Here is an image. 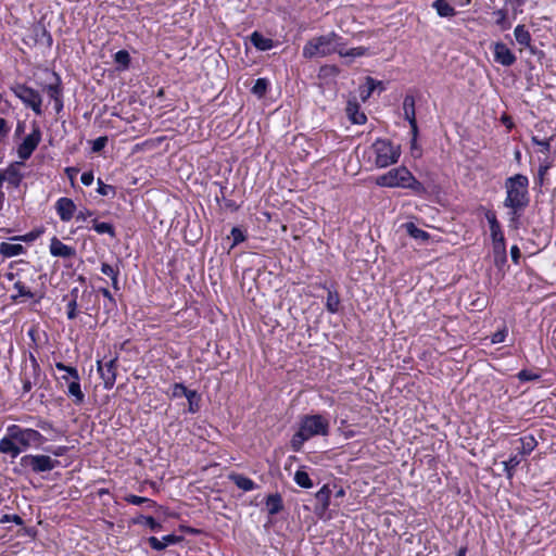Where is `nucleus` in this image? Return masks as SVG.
<instances>
[{
    "label": "nucleus",
    "mask_w": 556,
    "mask_h": 556,
    "mask_svg": "<svg viewBox=\"0 0 556 556\" xmlns=\"http://www.w3.org/2000/svg\"><path fill=\"white\" fill-rule=\"evenodd\" d=\"M529 179L526 175L516 174L505 180L506 198L504 206L510 208V220L516 222L520 213L529 205Z\"/></svg>",
    "instance_id": "obj_1"
},
{
    "label": "nucleus",
    "mask_w": 556,
    "mask_h": 556,
    "mask_svg": "<svg viewBox=\"0 0 556 556\" xmlns=\"http://www.w3.org/2000/svg\"><path fill=\"white\" fill-rule=\"evenodd\" d=\"M329 428V420L319 414L303 416L299 430L293 434L290 442L292 450L299 452L304 442L313 437L328 435Z\"/></svg>",
    "instance_id": "obj_2"
},
{
    "label": "nucleus",
    "mask_w": 556,
    "mask_h": 556,
    "mask_svg": "<svg viewBox=\"0 0 556 556\" xmlns=\"http://www.w3.org/2000/svg\"><path fill=\"white\" fill-rule=\"evenodd\" d=\"M344 46L342 37L331 31L327 35L308 40L303 47L305 59L324 58L332 53H340V47Z\"/></svg>",
    "instance_id": "obj_3"
},
{
    "label": "nucleus",
    "mask_w": 556,
    "mask_h": 556,
    "mask_svg": "<svg viewBox=\"0 0 556 556\" xmlns=\"http://www.w3.org/2000/svg\"><path fill=\"white\" fill-rule=\"evenodd\" d=\"M376 184L380 187L405 188L417 193L425 192L422 184L405 166L392 168L388 173L378 176Z\"/></svg>",
    "instance_id": "obj_4"
},
{
    "label": "nucleus",
    "mask_w": 556,
    "mask_h": 556,
    "mask_svg": "<svg viewBox=\"0 0 556 556\" xmlns=\"http://www.w3.org/2000/svg\"><path fill=\"white\" fill-rule=\"evenodd\" d=\"M371 148L376 155L375 164L379 168L397 163L401 155L400 146H394L387 139H377Z\"/></svg>",
    "instance_id": "obj_5"
},
{
    "label": "nucleus",
    "mask_w": 556,
    "mask_h": 556,
    "mask_svg": "<svg viewBox=\"0 0 556 556\" xmlns=\"http://www.w3.org/2000/svg\"><path fill=\"white\" fill-rule=\"evenodd\" d=\"M7 431L11 433V438L15 439L22 450L29 447L31 444H42L45 441L41 433L31 428H21L17 425H12L8 427Z\"/></svg>",
    "instance_id": "obj_6"
},
{
    "label": "nucleus",
    "mask_w": 556,
    "mask_h": 556,
    "mask_svg": "<svg viewBox=\"0 0 556 556\" xmlns=\"http://www.w3.org/2000/svg\"><path fill=\"white\" fill-rule=\"evenodd\" d=\"M20 462L22 467L29 468L36 473L51 471L60 464L59 460L52 459L48 455L31 454L24 455Z\"/></svg>",
    "instance_id": "obj_7"
},
{
    "label": "nucleus",
    "mask_w": 556,
    "mask_h": 556,
    "mask_svg": "<svg viewBox=\"0 0 556 556\" xmlns=\"http://www.w3.org/2000/svg\"><path fill=\"white\" fill-rule=\"evenodd\" d=\"M55 368L60 371H65L72 377V381L68 383L67 394L74 399V403L79 405L85 401V394L80 388V377L78 370L75 367L67 366L61 362L55 364Z\"/></svg>",
    "instance_id": "obj_8"
},
{
    "label": "nucleus",
    "mask_w": 556,
    "mask_h": 556,
    "mask_svg": "<svg viewBox=\"0 0 556 556\" xmlns=\"http://www.w3.org/2000/svg\"><path fill=\"white\" fill-rule=\"evenodd\" d=\"M13 90L15 96L20 98L24 104L29 106L37 115L42 113V99L37 90L26 85H17Z\"/></svg>",
    "instance_id": "obj_9"
},
{
    "label": "nucleus",
    "mask_w": 556,
    "mask_h": 556,
    "mask_svg": "<svg viewBox=\"0 0 556 556\" xmlns=\"http://www.w3.org/2000/svg\"><path fill=\"white\" fill-rule=\"evenodd\" d=\"M24 42L28 46L41 45L50 48L52 46V37L41 23H36L30 26Z\"/></svg>",
    "instance_id": "obj_10"
},
{
    "label": "nucleus",
    "mask_w": 556,
    "mask_h": 556,
    "mask_svg": "<svg viewBox=\"0 0 556 556\" xmlns=\"http://www.w3.org/2000/svg\"><path fill=\"white\" fill-rule=\"evenodd\" d=\"M41 141V131L38 126H35L29 135H27L23 142L17 148L18 157L23 161L28 160L33 152L36 150Z\"/></svg>",
    "instance_id": "obj_11"
},
{
    "label": "nucleus",
    "mask_w": 556,
    "mask_h": 556,
    "mask_svg": "<svg viewBox=\"0 0 556 556\" xmlns=\"http://www.w3.org/2000/svg\"><path fill=\"white\" fill-rule=\"evenodd\" d=\"M97 368L103 380L104 389H112L116 381L117 357H113L106 362L98 361Z\"/></svg>",
    "instance_id": "obj_12"
},
{
    "label": "nucleus",
    "mask_w": 556,
    "mask_h": 556,
    "mask_svg": "<svg viewBox=\"0 0 556 556\" xmlns=\"http://www.w3.org/2000/svg\"><path fill=\"white\" fill-rule=\"evenodd\" d=\"M30 366H25L22 374L23 392L28 393L38 384L40 379V366L34 356L30 357Z\"/></svg>",
    "instance_id": "obj_13"
},
{
    "label": "nucleus",
    "mask_w": 556,
    "mask_h": 556,
    "mask_svg": "<svg viewBox=\"0 0 556 556\" xmlns=\"http://www.w3.org/2000/svg\"><path fill=\"white\" fill-rule=\"evenodd\" d=\"M53 81L46 85L43 90L47 92L49 98L54 102V109L59 113L63 109L62 102V84L61 78L56 73H52Z\"/></svg>",
    "instance_id": "obj_14"
},
{
    "label": "nucleus",
    "mask_w": 556,
    "mask_h": 556,
    "mask_svg": "<svg viewBox=\"0 0 556 556\" xmlns=\"http://www.w3.org/2000/svg\"><path fill=\"white\" fill-rule=\"evenodd\" d=\"M403 112L405 119L410 125L412 135H414V142L417 141L418 126L415 113V98L410 94L405 96L403 100Z\"/></svg>",
    "instance_id": "obj_15"
},
{
    "label": "nucleus",
    "mask_w": 556,
    "mask_h": 556,
    "mask_svg": "<svg viewBox=\"0 0 556 556\" xmlns=\"http://www.w3.org/2000/svg\"><path fill=\"white\" fill-rule=\"evenodd\" d=\"M494 60L503 66H511L516 62V56L511 50L503 42L493 45Z\"/></svg>",
    "instance_id": "obj_16"
},
{
    "label": "nucleus",
    "mask_w": 556,
    "mask_h": 556,
    "mask_svg": "<svg viewBox=\"0 0 556 556\" xmlns=\"http://www.w3.org/2000/svg\"><path fill=\"white\" fill-rule=\"evenodd\" d=\"M50 253L53 256L71 258L76 255V250L73 247L64 244L56 237H53L50 243Z\"/></svg>",
    "instance_id": "obj_17"
},
{
    "label": "nucleus",
    "mask_w": 556,
    "mask_h": 556,
    "mask_svg": "<svg viewBox=\"0 0 556 556\" xmlns=\"http://www.w3.org/2000/svg\"><path fill=\"white\" fill-rule=\"evenodd\" d=\"M56 212L63 222H68L74 216L76 205L68 198H61L56 201Z\"/></svg>",
    "instance_id": "obj_18"
},
{
    "label": "nucleus",
    "mask_w": 556,
    "mask_h": 556,
    "mask_svg": "<svg viewBox=\"0 0 556 556\" xmlns=\"http://www.w3.org/2000/svg\"><path fill=\"white\" fill-rule=\"evenodd\" d=\"M21 452L22 448L17 445L15 439L11 438V433L0 440V453L9 454L12 458H15Z\"/></svg>",
    "instance_id": "obj_19"
},
{
    "label": "nucleus",
    "mask_w": 556,
    "mask_h": 556,
    "mask_svg": "<svg viewBox=\"0 0 556 556\" xmlns=\"http://www.w3.org/2000/svg\"><path fill=\"white\" fill-rule=\"evenodd\" d=\"M0 176L2 178V181H7L13 187H18L23 178V175L21 174L18 166L15 164H11L5 169L0 170Z\"/></svg>",
    "instance_id": "obj_20"
},
{
    "label": "nucleus",
    "mask_w": 556,
    "mask_h": 556,
    "mask_svg": "<svg viewBox=\"0 0 556 556\" xmlns=\"http://www.w3.org/2000/svg\"><path fill=\"white\" fill-rule=\"evenodd\" d=\"M485 218L490 225L492 242L505 240L501 225L497 220L496 214L492 211H486Z\"/></svg>",
    "instance_id": "obj_21"
},
{
    "label": "nucleus",
    "mask_w": 556,
    "mask_h": 556,
    "mask_svg": "<svg viewBox=\"0 0 556 556\" xmlns=\"http://www.w3.org/2000/svg\"><path fill=\"white\" fill-rule=\"evenodd\" d=\"M180 538L175 534H168L163 536L162 540H159L155 536H150L148 542L150 546L155 551H163L166 546L175 544L179 542Z\"/></svg>",
    "instance_id": "obj_22"
},
{
    "label": "nucleus",
    "mask_w": 556,
    "mask_h": 556,
    "mask_svg": "<svg viewBox=\"0 0 556 556\" xmlns=\"http://www.w3.org/2000/svg\"><path fill=\"white\" fill-rule=\"evenodd\" d=\"M265 505L268 514L271 516L278 514L283 508L282 498L278 493L269 494L266 497Z\"/></svg>",
    "instance_id": "obj_23"
},
{
    "label": "nucleus",
    "mask_w": 556,
    "mask_h": 556,
    "mask_svg": "<svg viewBox=\"0 0 556 556\" xmlns=\"http://www.w3.org/2000/svg\"><path fill=\"white\" fill-rule=\"evenodd\" d=\"M346 113L353 124L363 125L366 123V115L359 111L356 103L349 102L346 106Z\"/></svg>",
    "instance_id": "obj_24"
},
{
    "label": "nucleus",
    "mask_w": 556,
    "mask_h": 556,
    "mask_svg": "<svg viewBox=\"0 0 556 556\" xmlns=\"http://www.w3.org/2000/svg\"><path fill=\"white\" fill-rule=\"evenodd\" d=\"M24 247L20 243H0V254H2L4 257H13L20 255L24 252Z\"/></svg>",
    "instance_id": "obj_25"
},
{
    "label": "nucleus",
    "mask_w": 556,
    "mask_h": 556,
    "mask_svg": "<svg viewBox=\"0 0 556 556\" xmlns=\"http://www.w3.org/2000/svg\"><path fill=\"white\" fill-rule=\"evenodd\" d=\"M251 42L261 51L270 50L274 47V42L270 38H266L257 31L251 35Z\"/></svg>",
    "instance_id": "obj_26"
},
{
    "label": "nucleus",
    "mask_w": 556,
    "mask_h": 556,
    "mask_svg": "<svg viewBox=\"0 0 556 556\" xmlns=\"http://www.w3.org/2000/svg\"><path fill=\"white\" fill-rule=\"evenodd\" d=\"M432 7L442 17H452L456 15L455 9L446 0H435Z\"/></svg>",
    "instance_id": "obj_27"
},
{
    "label": "nucleus",
    "mask_w": 556,
    "mask_h": 556,
    "mask_svg": "<svg viewBox=\"0 0 556 556\" xmlns=\"http://www.w3.org/2000/svg\"><path fill=\"white\" fill-rule=\"evenodd\" d=\"M514 35H515L516 41L519 45L525 46L527 48L531 47V35L525 25L516 26V28L514 30Z\"/></svg>",
    "instance_id": "obj_28"
},
{
    "label": "nucleus",
    "mask_w": 556,
    "mask_h": 556,
    "mask_svg": "<svg viewBox=\"0 0 556 556\" xmlns=\"http://www.w3.org/2000/svg\"><path fill=\"white\" fill-rule=\"evenodd\" d=\"M134 525H141L148 527L152 531H159L162 528V525L157 522L151 516L138 515L132 519Z\"/></svg>",
    "instance_id": "obj_29"
},
{
    "label": "nucleus",
    "mask_w": 556,
    "mask_h": 556,
    "mask_svg": "<svg viewBox=\"0 0 556 556\" xmlns=\"http://www.w3.org/2000/svg\"><path fill=\"white\" fill-rule=\"evenodd\" d=\"M230 479L239 489L243 491H252L255 488L254 481L243 475H232L230 476Z\"/></svg>",
    "instance_id": "obj_30"
},
{
    "label": "nucleus",
    "mask_w": 556,
    "mask_h": 556,
    "mask_svg": "<svg viewBox=\"0 0 556 556\" xmlns=\"http://www.w3.org/2000/svg\"><path fill=\"white\" fill-rule=\"evenodd\" d=\"M404 228L406 229L407 233L420 241H427L429 239V233L422 229H419L414 223H406L404 224Z\"/></svg>",
    "instance_id": "obj_31"
},
{
    "label": "nucleus",
    "mask_w": 556,
    "mask_h": 556,
    "mask_svg": "<svg viewBox=\"0 0 556 556\" xmlns=\"http://www.w3.org/2000/svg\"><path fill=\"white\" fill-rule=\"evenodd\" d=\"M494 23L501 28V30H507L511 27V23L507 17L505 10H496L493 12Z\"/></svg>",
    "instance_id": "obj_32"
},
{
    "label": "nucleus",
    "mask_w": 556,
    "mask_h": 556,
    "mask_svg": "<svg viewBox=\"0 0 556 556\" xmlns=\"http://www.w3.org/2000/svg\"><path fill=\"white\" fill-rule=\"evenodd\" d=\"M493 253L495 263H504L506 261V243L505 240L493 242Z\"/></svg>",
    "instance_id": "obj_33"
},
{
    "label": "nucleus",
    "mask_w": 556,
    "mask_h": 556,
    "mask_svg": "<svg viewBox=\"0 0 556 556\" xmlns=\"http://www.w3.org/2000/svg\"><path fill=\"white\" fill-rule=\"evenodd\" d=\"M521 454H530L538 445L535 438L532 434L520 438Z\"/></svg>",
    "instance_id": "obj_34"
},
{
    "label": "nucleus",
    "mask_w": 556,
    "mask_h": 556,
    "mask_svg": "<svg viewBox=\"0 0 556 556\" xmlns=\"http://www.w3.org/2000/svg\"><path fill=\"white\" fill-rule=\"evenodd\" d=\"M366 53H367V48L357 47V48H352V49L346 50L345 45H344V46L340 47L339 55L343 56V58H346V56L359 58V56L365 55Z\"/></svg>",
    "instance_id": "obj_35"
},
{
    "label": "nucleus",
    "mask_w": 556,
    "mask_h": 556,
    "mask_svg": "<svg viewBox=\"0 0 556 556\" xmlns=\"http://www.w3.org/2000/svg\"><path fill=\"white\" fill-rule=\"evenodd\" d=\"M93 223V229L102 235V233H108L110 235L111 238H114L115 237V230H114V227L112 224L110 223H99L97 219H93L92 220Z\"/></svg>",
    "instance_id": "obj_36"
},
{
    "label": "nucleus",
    "mask_w": 556,
    "mask_h": 556,
    "mask_svg": "<svg viewBox=\"0 0 556 556\" xmlns=\"http://www.w3.org/2000/svg\"><path fill=\"white\" fill-rule=\"evenodd\" d=\"M101 271L102 274L106 275L108 277L111 278L112 280V285L114 287V289H118V269H115L113 268V266H111L110 264H106V263H102L101 265Z\"/></svg>",
    "instance_id": "obj_37"
},
{
    "label": "nucleus",
    "mask_w": 556,
    "mask_h": 556,
    "mask_svg": "<svg viewBox=\"0 0 556 556\" xmlns=\"http://www.w3.org/2000/svg\"><path fill=\"white\" fill-rule=\"evenodd\" d=\"M294 481L298 485L304 489H309L313 486V482L306 471L298 470L294 473Z\"/></svg>",
    "instance_id": "obj_38"
},
{
    "label": "nucleus",
    "mask_w": 556,
    "mask_h": 556,
    "mask_svg": "<svg viewBox=\"0 0 556 556\" xmlns=\"http://www.w3.org/2000/svg\"><path fill=\"white\" fill-rule=\"evenodd\" d=\"M340 299L337 292L328 291L326 306L330 313L338 312Z\"/></svg>",
    "instance_id": "obj_39"
},
{
    "label": "nucleus",
    "mask_w": 556,
    "mask_h": 556,
    "mask_svg": "<svg viewBox=\"0 0 556 556\" xmlns=\"http://www.w3.org/2000/svg\"><path fill=\"white\" fill-rule=\"evenodd\" d=\"M125 501L127 503H130L132 505H141L143 503H147L148 504V507L150 508H154L156 507V503L150 498H147V497H142V496H138V495H134V494H129L125 497Z\"/></svg>",
    "instance_id": "obj_40"
},
{
    "label": "nucleus",
    "mask_w": 556,
    "mask_h": 556,
    "mask_svg": "<svg viewBox=\"0 0 556 556\" xmlns=\"http://www.w3.org/2000/svg\"><path fill=\"white\" fill-rule=\"evenodd\" d=\"M377 85H381V81L375 80L372 77H366V90H361V97L363 100L368 99L371 93L376 90Z\"/></svg>",
    "instance_id": "obj_41"
},
{
    "label": "nucleus",
    "mask_w": 556,
    "mask_h": 556,
    "mask_svg": "<svg viewBox=\"0 0 556 556\" xmlns=\"http://www.w3.org/2000/svg\"><path fill=\"white\" fill-rule=\"evenodd\" d=\"M502 464L504 466V470L507 477L511 478L516 467L520 464V458L517 455H515L511 456L509 459L503 462Z\"/></svg>",
    "instance_id": "obj_42"
},
{
    "label": "nucleus",
    "mask_w": 556,
    "mask_h": 556,
    "mask_svg": "<svg viewBox=\"0 0 556 556\" xmlns=\"http://www.w3.org/2000/svg\"><path fill=\"white\" fill-rule=\"evenodd\" d=\"M186 397H187L188 404H189L188 410L192 414L197 413L200 408V405H199L200 397H199L197 391L191 390L190 392H188Z\"/></svg>",
    "instance_id": "obj_43"
},
{
    "label": "nucleus",
    "mask_w": 556,
    "mask_h": 556,
    "mask_svg": "<svg viewBox=\"0 0 556 556\" xmlns=\"http://www.w3.org/2000/svg\"><path fill=\"white\" fill-rule=\"evenodd\" d=\"M330 489L328 485H324L317 493L316 500L321 503L323 508L327 509L329 506Z\"/></svg>",
    "instance_id": "obj_44"
},
{
    "label": "nucleus",
    "mask_w": 556,
    "mask_h": 556,
    "mask_svg": "<svg viewBox=\"0 0 556 556\" xmlns=\"http://www.w3.org/2000/svg\"><path fill=\"white\" fill-rule=\"evenodd\" d=\"M267 87H268L267 79L258 78V79H256L254 86L252 87V92L255 96H257L258 98H262L266 93Z\"/></svg>",
    "instance_id": "obj_45"
},
{
    "label": "nucleus",
    "mask_w": 556,
    "mask_h": 556,
    "mask_svg": "<svg viewBox=\"0 0 556 556\" xmlns=\"http://www.w3.org/2000/svg\"><path fill=\"white\" fill-rule=\"evenodd\" d=\"M114 61L123 68H127L130 63V55L126 50H119L114 54Z\"/></svg>",
    "instance_id": "obj_46"
},
{
    "label": "nucleus",
    "mask_w": 556,
    "mask_h": 556,
    "mask_svg": "<svg viewBox=\"0 0 556 556\" xmlns=\"http://www.w3.org/2000/svg\"><path fill=\"white\" fill-rule=\"evenodd\" d=\"M14 289L17 291V295H13L12 298L15 300L17 296H25L28 299L34 298V293L24 286L23 282L16 281L14 283Z\"/></svg>",
    "instance_id": "obj_47"
},
{
    "label": "nucleus",
    "mask_w": 556,
    "mask_h": 556,
    "mask_svg": "<svg viewBox=\"0 0 556 556\" xmlns=\"http://www.w3.org/2000/svg\"><path fill=\"white\" fill-rule=\"evenodd\" d=\"M77 289L73 290L72 295L73 299L67 303V318L74 319L77 316L76 308H77V302H76V295Z\"/></svg>",
    "instance_id": "obj_48"
},
{
    "label": "nucleus",
    "mask_w": 556,
    "mask_h": 556,
    "mask_svg": "<svg viewBox=\"0 0 556 556\" xmlns=\"http://www.w3.org/2000/svg\"><path fill=\"white\" fill-rule=\"evenodd\" d=\"M231 237H232V244H231L232 248L245 240V236H244L243 231L238 227H233L231 229Z\"/></svg>",
    "instance_id": "obj_49"
},
{
    "label": "nucleus",
    "mask_w": 556,
    "mask_h": 556,
    "mask_svg": "<svg viewBox=\"0 0 556 556\" xmlns=\"http://www.w3.org/2000/svg\"><path fill=\"white\" fill-rule=\"evenodd\" d=\"M532 142L535 144V146H539L541 147V152L543 153H549L551 151V143H549V139H539L538 137L533 136L532 137Z\"/></svg>",
    "instance_id": "obj_50"
},
{
    "label": "nucleus",
    "mask_w": 556,
    "mask_h": 556,
    "mask_svg": "<svg viewBox=\"0 0 556 556\" xmlns=\"http://www.w3.org/2000/svg\"><path fill=\"white\" fill-rule=\"evenodd\" d=\"M191 390L187 389L182 383H175L173 386V396L180 397L186 396Z\"/></svg>",
    "instance_id": "obj_51"
},
{
    "label": "nucleus",
    "mask_w": 556,
    "mask_h": 556,
    "mask_svg": "<svg viewBox=\"0 0 556 556\" xmlns=\"http://www.w3.org/2000/svg\"><path fill=\"white\" fill-rule=\"evenodd\" d=\"M506 336H507V328L504 327L503 329L493 333V336L491 337V342L493 344L502 343L505 341Z\"/></svg>",
    "instance_id": "obj_52"
},
{
    "label": "nucleus",
    "mask_w": 556,
    "mask_h": 556,
    "mask_svg": "<svg viewBox=\"0 0 556 556\" xmlns=\"http://www.w3.org/2000/svg\"><path fill=\"white\" fill-rule=\"evenodd\" d=\"M108 143V137L102 136L92 141V151L100 152Z\"/></svg>",
    "instance_id": "obj_53"
},
{
    "label": "nucleus",
    "mask_w": 556,
    "mask_h": 556,
    "mask_svg": "<svg viewBox=\"0 0 556 556\" xmlns=\"http://www.w3.org/2000/svg\"><path fill=\"white\" fill-rule=\"evenodd\" d=\"M98 193L101 195H109L110 193H114V189L112 186L104 184L101 179H98Z\"/></svg>",
    "instance_id": "obj_54"
},
{
    "label": "nucleus",
    "mask_w": 556,
    "mask_h": 556,
    "mask_svg": "<svg viewBox=\"0 0 556 556\" xmlns=\"http://www.w3.org/2000/svg\"><path fill=\"white\" fill-rule=\"evenodd\" d=\"M100 292L103 294V296H104V298H106V299H108V301H109V306H110L109 308H114V307H115V305H116V303H115V300H114V298H113L112 293L109 291V289H106V288H101V289H100Z\"/></svg>",
    "instance_id": "obj_55"
},
{
    "label": "nucleus",
    "mask_w": 556,
    "mask_h": 556,
    "mask_svg": "<svg viewBox=\"0 0 556 556\" xmlns=\"http://www.w3.org/2000/svg\"><path fill=\"white\" fill-rule=\"evenodd\" d=\"M10 128L8 126V123L4 118L0 117V140L7 137Z\"/></svg>",
    "instance_id": "obj_56"
},
{
    "label": "nucleus",
    "mask_w": 556,
    "mask_h": 556,
    "mask_svg": "<svg viewBox=\"0 0 556 556\" xmlns=\"http://www.w3.org/2000/svg\"><path fill=\"white\" fill-rule=\"evenodd\" d=\"M80 180L81 182L85 185V186H90L93 181V174L92 172H85L83 173L81 177H80Z\"/></svg>",
    "instance_id": "obj_57"
},
{
    "label": "nucleus",
    "mask_w": 556,
    "mask_h": 556,
    "mask_svg": "<svg viewBox=\"0 0 556 556\" xmlns=\"http://www.w3.org/2000/svg\"><path fill=\"white\" fill-rule=\"evenodd\" d=\"M518 377L520 380H523V381H529V380H534L538 378L536 375H532L530 374L529 371L527 370H521L519 374H518Z\"/></svg>",
    "instance_id": "obj_58"
},
{
    "label": "nucleus",
    "mask_w": 556,
    "mask_h": 556,
    "mask_svg": "<svg viewBox=\"0 0 556 556\" xmlns=\"http://www.w3.org/2000/svg\"><path fill=\"white\" fill-rule=\"evenodd\" d=\"M510 255L514 263L518 264L520 258V250L517 245H513L510 249Z\"/></svg>",
    "instance_id": "obj_59"
},
{
    "label": "nucleus",
    "mask_w": 556,
    "mask_h": 556,
    "mask_svg": "<svg viewBox=\"0 0 556 556\" xmlns=\"http://www.w3.org/2000/svg\"><path fill=\"white\" fill-rule=\"evenodd\" d=\"M92 215V212L89 211V210H86V211H80L77 215H76V219L77 220H83L85 222L88 217H90Z\"/></svg>",
    "instance_id": "obj_60"
},
{
    "label": "nucleus",
    "mask_w": 556,
    "mask_h": 556,
    "mask_svg": "<svg viewBox=\"0 0 556 556\" xmlns=\"http://www.w3.org/2000/svg\"><path fill=\"white\" fill-rule=\"evenodd\" d=\"M37 427L42 429V430H51L52 429V424L47 421V420H39L37 422Z\"/></svg>",
    "instance_id": "obj_61"
},
{
    "label": "nucleus",
    "mask_w": 556,
    "mask_h": 556,
    "mask_svg": "<svg viewBox=\"0 0 556 556\" xmlns=\"http://www.w3.org/2000/svg\"><path fill=\"white\" fill-rule=\"evenodd\" d=\"M65 451H66L65 446H60L55 451H53V454L55 456H62V455H64Z\"/></svg>",
    "instance_id": "obj_62"
},
{
    "label": "nucleus",
    "mask_w": 556,
    "mask_h": 556,
    "mask_svg": "<svg viewBox=\"0 0 556 556\" xmlns=\"http://www.w3.org/2000/svg\"><path fill=\"white\" fill-rule=\"evenodd\" d=\"M546 170H547V166H540L539 175H540L541 180L543 179V176H544Z\"/></svg>",
    "instance_id": "obj_63"
},
{
    "label": "nucleus",
    "mask_w": 556,
    "mask_h": 556,
    "mask_svg": "<svg viewBox=\"0 0 556 556\" xmlns=\"http://www.w3.org/2000/svg\"><path fill=\"white\" fill-rule=\"evenodd\" d=\"M503 123H504L507 127H509V128L513 126V123H511L510 118H509V117H507V116H504V117H503Z\"/></svg>",
    "instance_id": "obj_64"
}]
</instances>
